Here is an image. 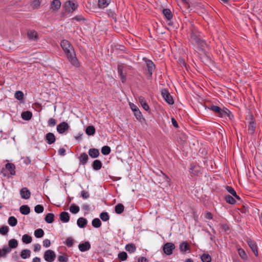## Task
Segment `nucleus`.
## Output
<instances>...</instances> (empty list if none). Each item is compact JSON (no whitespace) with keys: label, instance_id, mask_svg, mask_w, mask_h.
Segmentation results:
<instances>
[{"label":"nucleus","instance_id":"nucleus-11","mask_svg":"<svg viewBox=\"0 0 262 262\" xmlns=\"http://www.w3.org/2000/svg\"><path fill=\"white\" fill-rule=\"evenodd\" d=\"M70 126L69 124L66 122H62L57 125V131L60 134H63L66 130H68Z\"/></svg>","mask_w":262,"mask_h":262},{"label":"nucleus","instance_id":"nucleus-19","mask_svg":"<svg viewBox=\"0 0 262 262\" xmlns=\"http://www.w3.org/2000/svg\"><path fill=\"white\" fill-rule=\"evenodd\" d=\"M78 248L81 252L88 251L91 248V245L89 242H85L84 243L80 244Z\"/></svg>","mask_w":262,"mask_h":262},{"label":"nucleus","instance_id":"nucleus-26","mask_svg":"<svg viewBox=\"0 0 262 262\" xmlns=\"http://www.w3.org/2000/svg\"><path fill=\"white\" fill-rule=\"evenodd\" d=\"M19 211L22 214L28 215L30 212V208L27 205H23L19 208Z\"/></svg>","mask_w":262,"mask_h":262},{"label":"nucleus","instance_id":"nucleus-63","mask_svg":"<svg viewBox=\"0 0 262 262\" xmlns=\"http://www.w3.org/2000/svg\"><path fill=\"white\" fill-rule=\"evenodd\" d=\"M66 149L64 148H60L58 150V154L60 156H64L66 154Z\"/></svg>","mask_w":262,"mask_h":262},{"label":"nucleus","instance_id":"nucleus-3","mask_svg":"<svg viewBox=\"0 0 262 262\" xmlns=\"http://www.w3.org/2000/svg\"><path fill=\"white\" fill-rule=\"evenodd\" d=\"M15 166L13 163H7L5 164V167L2 168L1 173L4 177L10 178L15 174Z\"/></svg>","mask_w":262,"mask_h":262},{"label":"nucleus","instance_id":"nucleus-59","mask_svg":"<svg viewBox=\"0 0 262 262\" xmlns=\"http://www.w3.org/2000/svg\"><path fill=\"white\" fill-rule=\"evenodd\" d=\"M226 189L229 193H230L232 195L235 194L236 191L232 187L229 186H226Z\"/></svg>","mask_w":262,"mask_h":262},{"label":"nucleus","instance_id":"nucleus-56","mask_svg":"<svg viewBox=\"0 0 262 262\" xmlns=\"http://www.w3.org/2000/svg\"><path fill=\"white\" fill-rule=\"evenodd\" d=\"M118 257L122 261L125 260L127 258V254L125 252H122L119 253Z\"/></svg>","mask_w":262,"mask_h":262},{"label":"nucleus","instance_id":"nucleus-45","mask_svg":"<svg viewBox=\"0 0 262 262\" xmlns=\"http://www.w3.org/2000/svg\"><path fill=\"white\" fill-rule=\"evenodd\" d=\"M202 262H211V257L208 254H203L201 257Z\"/></svg>","mask_w":262,"mask_h":262},{"label":"nucleus","instance_id":"nucleus-62","mask_svg":"<svg viewBox=\"0 0 262 262\" xmlns=\"http://www.w3.org/2000/svg\"><path fill=\"white\" fill-rule=\"evenodd\" d=\"M34 247V252H37L40 251L41 249V246L39 244H35L33 245Z\"/></svg>","mask_w":262,"mask_h":262},{"label":"nucleus","instance_id":"nucleus-8","mask_svg":"<svg viewBox=\"0 0 262 262\" xmlns=\"http://www.w3.org/2000/svg\"><path fill=\"white\" fill-rule=\"evenodd\" d=\"M56 257L55 252L52 250H48L46 251L43 255L45 260L48 262H52Z\"/></svg>","mask_w":262,"mask_h":262},{"label":"nucleus","instance_id":"nucleus-20","mask_svg":"<svg viewBox=\"0 0 262 262\" xmlns=\"http://www.w3.org/2000/svg\"><path fill=\"white\" fill-rule=\"evenodd\" d=\"M11 251L10 248L5 245L2 249H0V257H6L7 254Z\"/></svg>","mask_w":262,"mask_h":262},{"label":"nucleus","instance_id":"nucleus-48","mask_svg":"<svg viewBox=\"0 0 262 262\" xmlns=\"http://www.w3.org/2000/svg\"><path fill=\"white\" fill-rule=\"evenodd\" d=\"M79 210V207L75 204H72L70 207V211L74 214L77 213Z\"/></svg>","mask_w":262,"mask_h":262},{"label":"nucleus","instance_id":"nucleus-38","mask_svg":"<svg viewBox=\"0 0 262 262\" xmlns=\"http://www.w3.org/2000/svg\"><path fill=\"white\" fill-rule=\"evenodd\" d=\"M8 247L10 249L16 248L18 246V242L15 239H11L8 242Z\"/></svg>","mask_w":262,"mask_h":262},{"label":"nucleus","instance_id":"nucleus-13","mask_svg":"<svg viewBox=\"0 0 262 262\" xmlns=\"http://www.w3.org/2000/svg\"><path fill=\"white\" fill-rule=\"evenodd\" d=\"M145 62L147 68L148 73L150 76H151L156 68V66L154 62L150 60L147 59L145 60Z\"/></svg>","mask_w":262,"mask_h":262},{"label":"nucleus","instance_id":"nucleus-18","mask_svg":"<svg viewBox=\"0 0 262 262\" xmlns=\"http://www.w3.org/2000/svg\"><path fill=\"white\" fill-rule=\"evenodd\" d=\"M45 140L48 144H52L55 142L56 138L53 133H48L46 135Z\"/></svg>","mask_w":262,"mask_h":262},{"label":"nucleus","instance_id":"nucleus-40","mask_svg":"<svg viewBox=\"0 0 262 262\" xmlns=\"http://www.w3.org/2000/svg\"><path fill=\"white\" fill-rule=\"evenodd\" d=\"M32 241V237L28 234H24L22 237V241L25 244H30Z\"/></svg>","mask_w":262,"mask_h":262},{"label":"nucleus","instance_id":"nucleus-51","mask_svg":"<svg viewBox=\"0 0 262 262\" xmlns=\"http://www.w3.org/2000/svg\"><path fill=\"white\" fill-rule=\"evenodd\" d=\"M40 6V2L39 0H34L31 4V6L34 9H38Z\"/></svg>","mask_w":262,"mask_h":262},{"label":"nucleus","instance_id":"nucleus-25","mask_svg":"<svg viewBox=\"0 0 262 262\" xmlns=\"http://www.w3.org/2000/svg\"><path fill=\"white\" fill-rule=\"evenodd\" d=\"M80 163L85 165L89 160V157L86 153H82L78 158Z\"/></svg>","mask_w":262,"mask_h":262},{"label":"nucleus","instance_id":"nucleus-1","mask_svg":"<svg viewBox=\"0 0 262 262\" xmlns=\"http://www.w3.org/2000/svg\"><path fill=\"white\" fill-rule=\"evenodd\" d=\"M60 46L70 63L75 67H78L79 64L76 57L74 49L70 41L66 39L62 40Z\"/></svg>","mask_w":262,"mask_h":262},{"label":"nucleus","instance_id":"nucleus-30","mask_svg":"<svg viewBox=\"0 0 262 262\" xmlns=\"http://www.w3.org/2000/svg\"><path fill=\"white\" fill-rule=\"evenodd\" d=\"M92 167L95 170H100L102 167V163L99 160H95L93 163Z\"/></svg>","mask_w":262,"mask_h":262},{"label":"nucleus","instance_id":"nucleus-16","mask_svg":"<svg viewBox=\"0 0 262 262\" xmlns=\"http://www.w3.org/2000/svg\"><path fill=\"white\" fill-rule=\"evenodd\" d=\"M27 36L29 40L32 41H36L38 39V34L34 30H29L27 31Z\"/></svg>","mask_w":262,"mask_h":262},{"label":"nucleus","instance_id":"nucleus-35","mask_svg":"<svg viewBox=\"0 0 262 262\" xmlns=\"http://www.w3.org/2000/svg\"><path fill=\"white\" fill-rule=\"evenodd\" d=\"M136 249V247L134 244H128L125 246V250L130 253L134 252Z\"/></svg>","mask_w":262,"mask_h":262},{"label":"nucleus","instance_id":"nucleus-60","mask_svg":"<svg viewBox=\"0 0 262 262\" xmlns=\"http://www.w3.org/2000/svg\"><path fill=\"white\" fill-rule=\"evenodd\" d=\"M51 242L48 239H45L43 241V246L48 248L50 246Z\"/></svg>","mask_w":262,"mask_h":262},{"label":"nucleus","instance_id":"nucleus-37","mask_svg":"<svg viewBox=\"0 0 262 262\" xmlns=\"http://www.w3.org/2000/svg\"><path fill=\"white\" fill-rule=\"evenodd\" d=\"M8 224L12 227L15 226L17 224V220L13 216H10L8 220Z\"/></svg>","mask_w":262,"mask_h":262},{"label":"nucleus","instance_id":"nucleus-2","mask_svg":"<svg viewBox=\"0 0 262 262\" xmlns=\"http://www.w3.org/2000/svg\"><path fill=\"white\" fill-rule=\"evenodd\" d=\"M208 108L215 113L218 117L224 118L228 116L230 120L233 118V115L232 114L231 112L226 108L222 109L219 106L211 105Z\"/></svg>","mask_w":262,"mask_h":262},{"label":"nucleus","instance_id":"nucleus-29","mask_svg":"<svg viewBox=\"0 0 262 262\" xmlns=\"http://www.w3.org/2000/svg\"><path fill=\"white\" fill-rule=\"evenodd\" d=\"M157 174L159 176V177H161L164 182H165L167 184H168L170 182L169 178L164 173H163L161 170H159V172L157 173Z\"/></svg>","mask_w":262,"mask_h":262},{"label":"nucleus","instance_id":"nucleus-41","mask_svg":"<svg viewBox=\"0 0 262 262\" xmlns=\"http://www.w3.org/2000/svg\"><path fill=\"white\" fill-rule=\"evenodd\" d=\"M134 115L136 117V118L140 122H142V120H144V118L143 117V116L142 115V113L139 110H138V111H136L134 113Z\"/></svg>","mask_w":262,"mask_h":262},{"label":"nucleus","instance_id":"nucleus-50","mask_svg":"<svg viewBox=\"0 0 262 262\" xmlns=\"http://www.w3.org/2000/svg\"><path fill=\"white\" fill-rule=\"evenodd\" d=\"M14 97L18 100H22L24 98V93L20 91H16L14 94Z\"/></svg>","mask_w":262,"mask_h":262},{"label":"nucleus","instance_id":"nucleus-12","mask_svg":"<svg viewBox=\"0 0 262 262\" xmlns=\"http://www.w3.org/2000/svg\"><path fill=\"white\" fill-rule=\"evenodd\" d=\"M189 172L193 176H198L200 172V167L194 163H191L190 165Z\"/></svg>","mask_w":262,"mask_h":262},{"label":"nucleus","instance_id":"nucleus-10","mask_svg":"<svg viewBox=\"0 0 262 262\" xmlns=\"http://www.w3.org/2000/svg\"><path fill=\"white\" fill-rule=\"evenodd\" d=\"M246 241L254 255L257 256L258 255V250L256 242L250 238H248Z\"/></svg>","mask_w":262,"mask_h":262},{"label":"nucleus","instance_id":"nucleus-64","mask_svg":"<svg viewBox=\"0 0 262 262\" xmlns=\"http://www.w3.org/2000/svg\"><path fill=\"white\" fill-rule=\"evenodd\" d=\"M205 217L207 219L211 220L212 219L213 215L211 213L209 212H207L205 214Z\"/></svg>","mask_w":262,"mask_h":262},{"label":"nucleus","instance_id":"nucleus-33","mask_svg":"<svg viewBox=\"0 0 262 262\" xmlns=\"http://www.w3.org/2000/svg\"><path fill=\"white\" fill-rule=\"evenodd\" d=\"M124 207L122 204L119 203L115 207V210L116 213L121 214L124 211Z\"/></svg>","mask_w":262,"mask_h":262},{"label":"nucleus","instance_id":"nucleus-7","mask_svg":"<svg viewBox=\"0 0 262 262\" xmlns=\"http://www.w3.org/2000/svg\"><path fill=\"white\" fill-rule=\"evenodd\" d=\"M190 38L192 41H193L201 48H205L206 46L205 41L194 33L191 34Z\"/></svg>","mask_w":262,"mask_h":262},{"label":"nucleus","instance_id":"nucleus-36","mask_svg":"<svg viewBox=\"0 0 262 262\" xmlns=\"http://www.w3.org/2000/svg\"><path fill=\"white\" fill-rule=\"evenodd\" d=\"M31 251L29 249L23 250L20 253V256L23 259H26L30 257Z\"/></svg>","mask_w":262,"mask_h":262},{"label":"nucleus","instance_id":"nucleus-57","mask_svg":"<svg viewBox=\"0 0 262 262\" xmlns=\"http://www.w3.org/2000/svg\"><path fill=\"white\" fill-rule=\"evenodd\" d=\"M48 124L49 126L53 127L56 124V120L53 118H50L48 120Z\"/></svg>","mask_w":262,"mask_h":262},{"label":"nucleus","instance_id":"nucleus-4","mask_svg":"<svg viewBox=\"0 0 262 262\" xmlns=\"http://www.w3.org/2000/svg\"><path fill=\"white\" fill-rule=\"evenodd\" d=\"M246 120L248 124L249 133L253 134L254 133L256 128V122L253 115H248L246 117Z\"/></svg>","mask_w":262,"mask_h":262},{"label":"nucleus","instance_id":"nucleus-5","mask_svg":"<svg viewBox=\"0 0 262 262\" xmlns=\"http://www.w3.org/2000/svg\"><path fill=\"white\" fill-rule=\"evenodd\" d=\"M77 3L75 0H69L63 5V7L69 12H73L78 7Z\"/></svg>","mask_w":262,"mask_h":262},{"label":"nucleus","instance_id":"nucleus-43","mask_svg":"<svg viewBox=\"0 0 262 262\" xmlns=\"http://www.w3.org/2000/svg\"><path fill=\"white\" fill-rule=\"evenodd\" d=\"M225 199L227 203L230 204H234L236 202L235 199L231 195L228 194L225 195Z\"/></svg>","mask_w":262,"mask_h":262},{"label":"nucleus","instance_id":"nucleus-15","mask_svg":"<svg viewBox=\"0 0 262 262\" xmlns=\"http://www.w3.org/2000/svg\"><path fill=\"white\" fill-rule=\"evenodd\" d=\"M179 249L181 252L186 253L187 251H190V246L187 242H183L179 245Z\"/></svg>","mask_w":262,"mask_h":262},{"label":"nucleus","instance_id":"nucleus-55","mask_svg":"<svg viewBox=\"0 0 262 262\" xmlns=\"http://www.w3.org/2000/svg\"><path fill=\"white\" fill-rule=\"evenodd\" d=\"M238 253L239 255L242 259L246 258L247 254H246V252H245V251L243 249H241V248L238 249Z\"/></svg>","mask_w":262,"mask_h":262},{"label":"nucleus","instance_id":"nucleus-44","mask_svg":"<svg viewBox=\"0 0 262 262\" xmlns=\"http://www.w3.org/2000/svg\"><path fill=\"white\" fill-rule=\"evenodd\" d=\"M44 235V231L42 229H38L35 230L34 235L37 238H41Z\"/></svg>","mask_w":262,"mask_h":262},{"label":"nucleus","instance_id":"nucleus-47","mask_svg":"<svg viewBox=\"0 0 262 262\" xmlns=\"http://www.w3.org/2000/svg\"><path fill=\"white\" fill-rule=\"evenodd\" d=\"M111 149L108 146H104L101 148V152L104 155H108L110 154Z\"/></svg>","mask_w":262,"mask_h":262},{"label":"nucleus","instance_id":"nucleus-6","mask_svg":"<svg viewBox=\"0 0 262 262\" xmlns=\"http://www.w3.org/2000/svg\"><path fill=\"white\" fill-rule=\"evenodd\" d=\"M176 247L174 244L170 242L166 243L163 246V250L165 254L167 255L172 254L173 250Z\"/></svg>","mask_w":262,"mask_h":262},{"label":"nucleus","instance_id":"nucleus-17","mask_svg":"<svg viewBox=\"0 0 262 262\" xmlns=\"http://www.w3.org/2000/svg\"><path fill=\"white\" fill-rule=\"evenodd\" d=\"M61 7V2L59 0H53L50 5V9L53 11H57Z\"/></svg>","mask_w":262,"mask_h":262},{"label":"nucleus","instance_id":"nucleus-14","mask_svg":"<svg viewBox=\"0 0 262 262\" xmlns=\"http://www.w3.org/2000/svg\"><path fill=\"white\" fill-rule=\"evenodd\" d=\"M20 194L22 199L28 200L31 196V192L27 187H24L20 190Z\"/></svg>","mask_w":262,"mask_h":262},{"label":"nucleus","instance_id":"nucleus-39","mask_svg":"<svg viewBox=\"0 0 262 262\" xmlns=\"http://www.w3.org/2000/svg\"><path fill=\"white\" fill-rule=\"evenodd\" d=\"M110 0H98V6L100 8H105L110 3Z\"/></svg>","mask_w":262,"mask_h":262},{"label":"nucleus","instance_id":"nucleus-31","mask_svg":"<svg viewBox=\"0 0 262 262\" xmlns=\"http://www.w3.org/2000/svg\"><path fill=\"white\" fill-rule=\"evenodd\" d=\"M21 118L25 120H29L32 117V114L30 111H25L21 113Z\"/></svg>","mask_w":262,"mask_h":262},{"label":"nucleus","instance_id":"nucleus-42","mask_svg":"<svg viewBox=\"0 0 262 262\" xmlns=\"http://www.w3.org/2000/svg\"><path fill=\"white\" fill-rule=\"evenodd\" d=\"M92 224L94 227L97 228L101 226V222L98 218H95L93 220Z\"/></svg>","mask_w":262,"mask_h":262},{"label":"nucleus","instance_id":"nucleus-28","mask_svg":"<svg viewBox=\"0 0 262 262\" xmlns=\"http://www.w3.org/2000/svg\"><path fill=\"white\" fill-rule=\"evenodd\" d=\"M139 101L144 110H145L146 111L149 110V107L148 104L147 103L146 100L143 97L140 96L139 98Z\"/></svg>","mask_w":262,"mask_h":262},{"label":"nucleus","instance_id":"nucleus-32","mask_svg":"<svg viewBox=\"0 0 262 262\" xmlns=\"http://www.w3.org/2000/svg\"><path fill=\"white\" fill-rule=\"evenodd\" d=\"M45 220L48 223H52L54 220V214L52 213H48L45 217Z\"/></svg>","mask_w":262,"mask_h":262},{"label":"nucleus","instance_id":"nucleus-9","mask_svg":"<svg viewBox=\"0 0 262 262\" xmlns=\"http://www.w3.org/2000/svg\"><path fill=\"white\" fill-rule=\"evenodd\" d=\"M162 96L165 101L168 103L169 104H173L174 103V100L170 95L169 93L166 90H162L161 92Z\"/></svg>","mask_w":262,"mask_h":262},{"label":"nucleus","instance_id":"nucleus-27","mask_svg":"<svg viewBox=\"0 0 262 262\" xmlns=\"http://www.w3.org/2000/svg\"><path fill=\"white\" fill-rule=\"evenodd\" d=\"M99 151L96 148H91L89 150V155L92 158H96L99 156Z\"/></svg>","mask_w":262,"mask_h":262},{"label":"nucleus","instance_id":"nucleus-52","mask_svg":"<svg viewBox=\"0 0 262 262\" xmlns=\"http://www.w3.org/2000/svg\"><path fill=\"white\" fill-rule=\"evenodd\" d=\"M9 231V227L7 226H3L0 228V233L2 235H6Z\"/></svg>","mask_w":262,"mask_h":262},{"label":"nucleus","instance_id":"nucleus-23","mask_svg":"<svg viewBox=\"0 0 262 262\" xmlns=\"http://www.w3.org/2000/svg\"><path fill=\"white\" fill-rule=\"evenodd\" d=\"M118 72L121 77V81L124 82L126 80V74L123 72V66L121 64L118 65Z\"/></svg>","mask_w":262,"mask_h":262},{"label":"nucleus","instance_id":"nucleus-49","mask_svg":"<svg viewBox=\"0 0 262 262\" xmlns=\"http://www.w3.org/2000/svg\"><path fill=\"white\" fill-rule=\"evenodd\" d=\"M64 244L68 247H71L73 246L74 244V239L72 237H68L66 241L64 242Z\"/></svg>","mask_w":262,"mask_h":262},{"label":"nucleus","instance_id":"nucleus-34","mask_svg":"<svg viewBox=\"0 0 262 262\" xmlns=\"http://www.w3.org/2000/svg\"><path fill=\"white\" fill-rule=\"evenodd\" d=\"M85 133L88 135L93 136L95 133V128L94 126H88L85 129Z\"/></svg>","mask_w":262,"mask_h":262},{"label":"nucleus","instance_id":"nucleus-46","mask_svg":"<svg viewBox=\"0 0 262 262\" xmlns=\"http://www.w3.org/2000/svg\"><path fill=\"white\" fill-rule=\"evenodd\" d=\"M99 216L101 220L104 222L107 221L110 219V216L106 212H103L101 213Z\"/></svg>","mask_w":262,"mask_h":262},{"label":"nucleus","instance_id":"nucleus-21","mask_svg":"<svg viewBox=\"0 0 262 262\" xmlns=\"http://www.w3.org/2000/svg\"><path fill=\"white\" fill-rule=\"evenodd\" d=\"M88 221L86 219L81 217H79L77 221V224L80 228H85L87 225Z\"/></svg>","mask_w":262,"mask_h":262},{"label":"nucleus","instance_id":"nucleus-53","mask_svg":"<svg viewBox=\"0 0 262 262\" xmlns=\"http://www.w3.org/2000/svg\"><path fill=\"white\" fill-rule=\"evenodd\" d=\"M34 210L37 213H40L43 211L44 208L41 205H37L34 208Z\"/></svg>","mask_w":262,"mask_h":262},{"label":"nucleus","instance_id":"nucleus-58","mask_svg":"<svg viewBox=\"0 0 262 262\" xmlns=\"http://www.w3.org/2000/svg\"><path fill=\"white\" fill-rule=\"evenodd\" d=\"M81 196L83 199H87L90 197V194L88 191L82 190L81 191Z\"/></svg>","mask_w":262,"mask_h":262},{"label":"nucleus","instance_id":"nucleus-61","mask_svg":"<svg viewBox=\"0 0 262 262\" xmlns=\"http://www.w3.org/2000/svg\"><path fill=\"white\" fill-rule=\"evenodd\" d=\"M129 106L133 112L134 113L139 110L138 107L134 103H130Z\"/></svg>","mask_w":262,"mask_h":262},{"label":"nucleus","instance_id":"nucleus-54","mask_svg":"<svg viewBox=\"0 0 262 262\" xmlns=\"http://www.w3.org/2000/svg\"><path fill=\"white\" fill-rule=\"evenodd\" d=\"M58 260L59 262H67L68 260V255L66 254L58 256Z\"/></svg>","mask_w":262,"mask_h":262},{"label":"nucleus","instance_id":"nucleus-24","mask_svg":"<svg viewBox=\"0 0 262 262\" xmlns=\"http://www.w3.org/2000/svg\"><path fill=\"white\" fill-rule=\"evenodd\" d=\"M59 219L63 223H67L70 220L69 214L67 212H62L60 214Z\"/></svg>","mask_w":262,"mask_h":262},{"label":"nucleus","instance_id":"nucleus-22","mask_svg":"<svg viewBox=\"0 0 262 262\" xmlns=\"http://www.w3.org/2000/svg\"><path fill=\"white\" fill-rule=\"evenodd\" d=\"M162 13L167 20L169 21L172 18V14L169 9H164L162 10Z\"/></svg>","mask_w":262,"mask_h":262}]
</instances>
